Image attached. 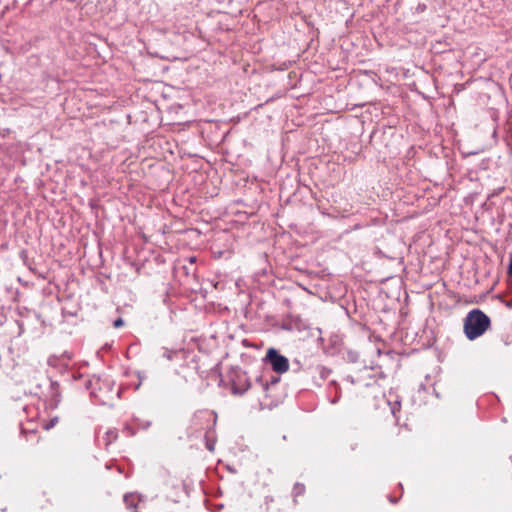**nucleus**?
<instances>
[{"label":"nucleus","mask_w":512,"mask_h":512,"mask_svg":"<svg viewBox=\"0 0 512 512\" xmlns=\"http://www.w3.org/2000/svg\"><path fill=\"white\" fill-rule=\"evenodd\" d=\"M491 327V319L479 308L472 309L463 320V332L473 341L481 337Z\"/></svg>","instance_id":"f257e3e1"},{"label":"nucleus","mask_w":512,"mask_h":512,"mask_svg":"<svg viewBox=\"0 0 512 512\" xmlns=\"http://www.w3.org/2000/svg\"><path fill=\"white\" fill-rule=\"evenodd\" d=\"M264 361L269 363L276 373H285L289 369V360L284 355L280 354L275 348L267 350Z\"/></svg>","instance_id":"f03ea898"},{"label":"nucleus","mask_w":512,"mask_h":512,"mask_svg":"<svg viewBox=\"0 0 512 512\" xmlns=\"http://www.w3.org/2000/svg\"><path fill=\"white\" fill-rule=\"evenodd\" d=\"M251 384L245 372H236L235 377L232 379V393L236 395H243Z\"/></svg>","instance_id":"7ed1b4c3"},{"label":"nucleus","mask_w":512,"mask_h":512,"mask_svg":"<svg viewBox=\"0 0 512 512\" xmlns=\"http://www.w3.org/2000/svg\"><path fill=\"white\" fill-rule=\"evenodd\" d=\"M72 359V354L68 351L63 352L59 357L53 355L48 358V364L50 366H57L58 362H63L66 364L68 361Z\"/></svg>","instance_id":"20e7f679"},{"label":"nucleus","mask_w":512,"mask_h":512,"mask_svg":"<svg viewBox=\"0 0 512 512\" xmlns=\"http://www.w3.org/2000/svg\"><path fill=\"white\" fill-rule=\"evenodd\" d=\"M331 369L322 365H317L314 368V373L319 377L321 381H325L331 374Z\"/></svg>","instance_id":"39448f33"},{"label":"nucleus","mask_w":512,"mask_h":512,"mask_svg":"<svg viewBox=\"0 0 512 512\" xmlns=\"http://www.w3.org/2000/svg\"><path fill=\"white\" fill-rule=\"evenodd\" d=\"M117 438H118V433L116 430H108L103 437V442H104L105 447L107 448L114 441H116Z\"/></svg>","instance_id":"423d86ee"},{"label":"nucleus","mask_w":512,"mask_h":512,"mask_svg":"<svg viewBox=\"0 0 512 512\" xmlns=\"http://www.w3.org/2000/svg\"><path fill=\"white\" fill-rule=\"evenodd\" d=\"M123 501L127 508L134 509L136 508V497L133 494H125L123 497Z\"/></svg>","instance_id":"0eeeda50"},{"label":"nucleus","mask_w":512,"mask_h":512,"mask_svg":"<svg viewBox=\"0 0 512 512\" xmlns=\"http://www.w3.org/2000/svg\"><path fill=\"white\" fill-rule=\"evenodd\" d=\"M51 389H52V400L55 402V404H57L60 401V394L58 392V383L52 382Z\"/></svg>","instance_id":"6e6552de"},{"label":"nucleus","mask_w":512,"mask_h":512,"mask_svg":"<svg viewBox=\"0 0 512 512\" xmlns=\"http://www.w3.org/2000/svg\"><path fill=\"white\" fill-rule=\"evenodd\" d=\"M305 492V486L301 483H295L294 487H293V495L294 497H298V496H301L303 495Z\"/></svg>","instance_id":"1a4fd4ad"},{"label":"nucleus","mask_w":512,"mask_h":512,"mask_svg":"<svg viewBox=\"0 0 512 512\" xmlns=\"http://www.w3.org/2000/svg\"><path fill=\"white\" fill-rule=\"evenodd\" d=\"M162 357L166 358L167 360H172L173 357L176 355V350H169L167 348H163Z\"/></svg>","instance_id":"9d476101"},{"label":"nucleus","mask_w":512,"mask_h":512,"mask_svg":"<svg viewBox=\"0 0 512 512\" xmlns=\"http://www.w3.org/2000/svg\"><path fill=\"white\" fill-rule=\"evenodd\" d=\"M123 324H124V321H123V319H122V318H118V319H116V320L114 321V323H113V325H114V327H115V328H119V327L123 326Z\"/></svg>","instance_id":"9b49d317"},{"label":"nucleus","mask_w":512,"mask_h":512,"mask_svg":"<svg viewBox=\"0 0 512 512\" xmlns=\"http://www.w3.org/2000/svg\"><path fill=\"white\" fill-rule=\"evenodd\" d=\"M257 382H259V383H260V385H261V387H262V389H263L264 391L268 388L269 383H268L267 381L264 383V382L262 381V379H261V378H258V379H257Z\"/></svg>","instance_id":"f8f14e48"},{"label":"nucleus","mask_w":512,"mask_h":512,"mask_svg":"<svg viewBox=\"0 0 512 512\" xmlns=\"http://www.w3.org/2000/svg\"><path fill=\"white\" fill-rule=\"evenodd\" d=\"M340 396H341V395H340V392H337V394H336L335 398L331 400V403H332V404L337 403V402L339 401V399H340Z\"/></svg>","instance_id":"ddd939ff"},{"label":"nucleus","mask_w":512,"mask_h":512,"mask_svg":"<svg viewBox=\"0 0 512 512\" xmlns=\"http://www.w3.org/2000/svg\"><path fill=\"white\" fill-rule=\"evenodd\" d=\"M206 447H207V449H208V450H210V451H213V449H214L213 444H212V443H210V442H207V443H206Z\"/></svg>","instance_id":"4468645a"},{"label":"nucleus","mask_w":512,"mask_h":512,"mask_svg":"<svg viewBox=\"0 0 512 512\" xmlns=\"http://www.w3.org/2000/svg\"><path fill=\"white\" fill-rule=\"evenodd\" d=\"M278 381H279L278 377H272L270 382H271V384H276V383H278Z\"/></svg>","instance_id":"2eb2a0df"},{"label":"nucleus","mask_w":512,"mask_h":512,"mask_svg":"<svg viewBox=\"0 0 512 512\" xmlns=\"http://www.w3.org/2000/svg\"><path fill=\"white\" fill-rule=\"evenodd\" d=\"M137 376H138V378H139L140 382L145 378V376H144V375H142V373H141V372H138V373H137Z\"/></svg>","instance_id":"dca6fc26"},{"label":"nucleus","mask_w":512,"mask_h":512,"mask_svg":"<svg viewBox=\"0 0 512 512\" xmlns=\"http://www.w3.org/2000/svg\"><path fill=\"white\" fill-rule=\"evenodd\" d=\"M508 273L512 274V258H511V261H510V264H509V267H508Z\"/></svg>","instance_id":"f3484780"},{"label":"nucleus","mask_w":512,"mask_h":512,"mask_svg":"<svg viewBox=\"0 0 512 512\" xmlns=\"http://www.w3.org/2000/svg\"><path fill=\"white\" fill-rule=\"evenodd\" d=\"M150 425H151V423H150V422H147V423H145V425H143V428H145V429H146V428H148Z\"/></svg>","instance_id":"a211bd4d"},{"label":"nucleus","mask_w":512,"mask_h":512,"mask_svg":"<svg viewBox=\"0 0 512 512\" xmlns=\"http://www.w3.org/2000/svg\"><path fill=\"white\" fill-rule=\"evenodd\" d=\"M350 358H351L352 361H356V356L355 355L350 354Z\"/></svg>","instance_id":"6ab92c4d"},{"label":"nucleus","mask_w":512,"mask_h":512,"mask_svg":"<svg viewBox=\"0 0 512 512\" xmlns=\"http://www.w3.org/2000/svg\"><path fill=\"white\" fill-rule=\"evenodd\" d=\"M389 500L392 502V503H396L397 500H395V498H392V497H389Z\"/></svg>","instance_id":"aec40b11"},{"label":"nucleus","mask_w":512,"mask_h":512,"mask_svg":"<svg viewBox=\"0 0 512 512\" xmlns=\"http://www.w3.org/2000/svg\"><path fill=\"white\" fill-rule=\"evenodd\" d=\"M126 429L130 432L131 435H134V432L130 431V429L128 427H126Z\"/></svg>","instance_id":"412c9836"},{"label":"nucleus","mask_w":512,"mask_h":512,"mask_svg":"<svg viewBox=\"0 0 512 512\" xmlns=\"http://www.w3.org/2000/svg\"><path fill=\"white\" fill-rule=\"evenodd\" d=\"M194 261H195V258H194V257H192V258L190 259V262H194Z\"/></svg>","instance_id":"4be33fe9"}]
</instances>
